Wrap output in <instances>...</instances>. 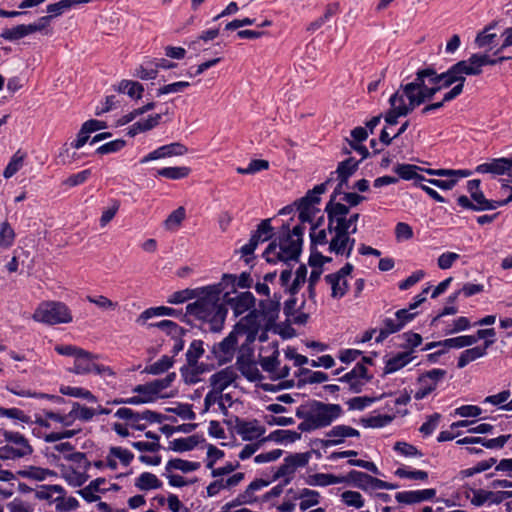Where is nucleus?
<instances>
[{"mask_svg":"<svg viewBox=\"0 0 512 512\" xmlns=\"http://www.w3.org/2000/svg\"><path fill=\"white\" fill-rule=\"evenodd\" d=\"M445 372L439 369H433L426 375L419 378V387L414 392V398L422 400L427 397L436 388L437 380L444 376Z\"/></svg>","mask_w":512,"mask_h":512,"instance_id":"obj_17","label":"nucleus"},{"mask_svg":"<svg viewBox=\"0 0 512 512\" xmlns=\"http://www.w3.org/2000/svg\"><path fill=\"white\" fill-rule=\"evenodd\" d=\"M471 199L474 204V211H487L498 208V201L488 200L483 192L477 193Z\"/></svg>","mask_w":512,"mask_h":512,"instance_id":"obj_50","label":"nucleus"},{"mask_svg":"<svg viewBox=\"0 0 512 512\" xmlns=\"http://www.w3.org/2000/svg\"><path fill=\"white\" fill-rule=\"evenodd\" d=\"M15 239V233L8 222L0 224V247H10Z\"/></svg>","mask_w":512,"mask_h":512,"instance_id":"obj_57","label":"nucleus"},{"mask_svg":"<svg viewBox=\"0 0 512 512\" xmlns=\"http://www.w3.org/2000/svg\"><path fill=\"white\" fill-rule=\"evenodd\" d=\"M180 315L175 309L165 306L152 307L144 310L137 319V323L145 324L152 317L160 316H178Z\"/></svg>","mask_w":512,"mask_h":512,"instance_id":"obj_33","label":"nucleus"},{"mask_svg":"<svg viewBox=\"0 0 512 512\" xmlns=\"http://www.w3.org/2000/svg\"><path fill=\"white\" fill-rule=\"evenodd\" d=\"M358 165L359 161H356L353 158H348L345 161L339 163L335 172L337 174L339 183L332 195L336 196L338 193H340L343 185L346 184L348 179L357 171Z\"/></svg>","mask_w":512,"mask_h":512,"instance_id":"obj_23","label":"nucleus"},{"mask_svg":"<svg viewBox=\"0 0 512 512\" xmlns=\"http://www.w3.org/2000/svg\"><path fill=\"white\" fill-rule=\"evenodd\" d=\"M32 318L37 322L49 325L70 323L72 321L69 308L64 303L55 301L40 304Z\"/></svg>","mask_w":512,"mask_h":512,"instance_id":"obj_8","label":"nucleus"},{"mask_svg":"<svg viewBox=\"0 0 512 512\" xmlns=\"http://www.w3.org/2000/svg\"><path fill=\"white\" fill-rule=\"evenodd\" d=\"M71 414L73 415V419L78 418L83 421H89L94 417L95 411L92 408L82 406L78 402H74Z\"/></svg>","mask_w":512,"mask_h":512,"instance_id":"obj_63","label":"nucleus"},{"mask_svg":"<svg viewBox=\"0 0 512 512\" xmlns=\"http://www.w3.org/2000/svg\"><path fill=\"white\" fill-rule=\"evenodd\" d=\"M135 486L139 490L147 491L160 488L162 486V482L155 474L150 472H143L135 480Z\"/></svg>","mask_w":512,"mask_h":512,"instance_id":"obj_35","label":"nucleus"},{"mask_svg":"<svg viewBox=\"0 0 512 512\" xmlns=\"http://www.w3.org/2000/svg\"><path fill=\"white\" fill-rule=\"evenodd\" d=\"M63 492L64 488L60 485H42L36 490L35 496L40 500L55 502L54 495L58 496Z\"/></svg>","mask_w":512,"mask_h":512,"instance_id":"obj_45","label":"nucleus"},{"mask_svg":"<svg viewBox=\"0 0 512 512\" xmlns=\"http://www.w3.org/2000/svg\"><path fill=\"white\" fill-rule=\"evenodd\" d=\"M495 63L496 60L486 54H472L468 60L459 61L450 67V86L453 85L450 88V100L462 93L466 75H479L483 66Z\"/></svg>","mask_w":512,"mask_h":512,"instance_id":"obj_6","label":"nucleus"},{"mask_svg":"<svg viewBox=\"0 0 512 512\" xmlns=\"http://www.w3.org/2000/svg\"><path fill=\"white\" fill-rule=\"evenodd\" d=\"M478 173L512 176V159L496 158L476 167Z\"/></svg>","mask_w":512,"mask_h":512,"instance_id":"obj_18","label":"nucleus"},{"mask_svg":"<svg viewBox=\"0 0 512 512\" xmlns=\"http://www.w3.org/2000/svg\"><path fill=\"white\" fill-rule=\"evenodd\" d=\"M265 432V429L258 425L256 421L253 422H243L239 425V433L242 435L245 440H253L262 436Z\"/></svg>","mask_w":512,"mask_h":512,"instance_id":"obj_37","label":"nucleus"},{"mask_svg":"<svg viewBox=\"0 0 512 512\" xmlns=\"http://www.w3.org/2000/svg\"><path fill=\"white\" fill-rule=\"evenodd\" d=\"M342 413L343 409L339 404L311 400L300 405L295 414L302 419L298 429L301 432H311L330 426Z\"/></svg>","mask_w":512,"mask_h":512,"instance_id":"obj_3","label":"nucleus"},{"mask_svg":"<svg viewBox=\"0 0 512 512\" xmlns=\"http://www.w3.org/2000/svg\"><path fill=\"white\" fill-rule=\"evenodd\" d=\"M436 494L435 489H423L415 491L398 492L395 496L399 503L414 504L433 498Z\"/></svg>","mask_w":512,"mask_h":512,"instance_id":"obj_25","label":"nucleus"},{"mask_svg":"<svg viewBox=\"0 0 512 512\" xmlns=\"http://www.w3.org/2000/svg\"><path fill=\"white\" fill-rule=\"evenodd\" d=\"M224 398H229V394H222V392L211 388L204 398V411H208L212 405L217 403L220 410L224 412L226 410Z\"/></svg>","mask_w":512,"mask_h":512,"instance_id":"obj_44","label":"nucleus"},{"mask_svg":"<svg viewBox=\"0 0 512 512\" xmlns=\"http://www.w3.org/2000/svg\"><path fill=\"white\" fill-rule=\"evenodd\" d=\"M298 498L301 500L299 503L300 510L306 511L319 503L320 494L318 491L304 488L300 491Z\"/></svg>","mask_w":512,"mask_h":512,"instance_id":"obj_39","label":"nucleus"},{"mask_svg":"<svg viewBox=\"0 0 512 512\" xmlns=\"http://www.w3.org/2000/svg\"><path fill=\"white\" fill-rule=\"evenodd\" d=\"M162 115L161 114H155L152 116H149L145 120H141L138 122H135L131 127H129L127 134L130 137H134L139 133L149 131L159 125L161 121Z\"/></svg>","mask_w":512,"mask_h":512,"instance_id":"obj_29","label":"nucleus"},{"mask_svg":"<svg viewBox=\"0 0 512 512\" xmlns=\"http://www.w3.org/2000/svg\"><path fill=\"white\" fill-rule=\"evenodd\" d=\"M60 393L63 395L75 397V398H83L90 402H96V397L89 391L81 387H72V386H61Z\"/></svg>","mask_w":512,"mask_h":512,"instance_id":"obj_49","label":"nucleus"},{"mask_svg":"<svg viewBox=\"0 0 512 512\" xmlns=\"http://www.w3.org/2000/svg\"><path fill=\"white\" fill-rule=\"evenodd\" d=\"M230 290H224L225 306L229 305L235 316H240L249 311L255 304V297L251 292H241L235 297H230Z\"/></svg>","mask_w":512,"mask_h":512,"instance_id":"obj_15","label":"nucleus"},{"mask_svg":"<svg viewBox=\"0 0 512 512\" xmlns=\"http://www.w3.org/2000/svg\"><path fill=\"white\" fill-rule=\"evenodd\" d=\"M258 327L256 310L250 311L221 342L213 345L212 353L218 364L228 363L234 358L239 335L246 334L248 331L255 332Z\"/></svg>","mask_w":512,"mask_h":512,"instance_id":"obj_5","label":"nucleus"},{"mask_svg":"<svg viewBox=\"0 0 512 512\" xmlns=\"http://www.w3.org/2000/svg\"><path fill=\"white\" fill-rule=\"evenodd\" d=\"M1 38L7 41H17L27 36L25 24L17 25L13 28H6L0 34Z\"/></svg>","mask_w":512,"mask_h":512,"instance_id":"obj_56","label":"nucleus"},{"mask_svg":"<svg viewBox=\"0 0 512 512\" xmlns=\"http://www.w3.org/2000/svg\"><path fill=\"white\" fill-rule=\"evenodd\" d=\"M191 172V169L186 166L177 167H164L157 171V175L167 179L179 180L186 178Z\"/></svg>","mask_w":512,"mask_h":512,"instance_id":"obj_43","label":"nucleus"},{"mask_svg":"<svg viewBox=\"0 0 512 512\" xmlns=\"http://www.w3.org/2000/svg\"><path fill=\"white\" fill-rule=\"evenodd\" d=\"M391 109L385 116V121L388 125L397 124V119L400 116H406L409 109L406 108V102L400 98V93L396 92L389 99Z\"/></svg>","mask_w":512,"mask_h":512,"instance_id":"obj_24","label":"nucleus"},{"mask_svg":"<svg viewBox=\"0 0 512 512\" xmlns=\"http://www.w3.org/2000/svg\"><path fill=\"white\" fill-rule=\"evenodd\" d=\"M353 268L354 267L351 263H346L337 272L330 273L325 276V281L331 287L332 298L340 299L347 293L349 285L346 277L351 274Z\"/></svg>","mask_w":512,"mask_h":512,"instance_id":"obj_13","label":"nucleus"},{"mask_svg":"<svg viewBox=\"0 0 512 512\" xmlns=\"http://www.w3.org/2000/svg\"><path fill=\"white\" fill-rule=\"evenodd\" d=\"M186 217L185 208L180 206L174 210L165 220L164 227L167 230H176Z\"/></svg>","mask_w":512,"mask_h":512,"instance_id":"obj_52","label":"nucleus"},{"mask_svg":"<svg viewBox=\"0 0 512 512\" xmlns=\"http://www.w3.org/2000/svg\"><path fill=\"white\" fill-rule=\"evenodd\" d=\"M272 234L273 227L271 226V220H262L260 224L257 226L256 231H254L253 234L251 235L249 242L243 245L239 250L241 256L244 257V261L247 264H249L250 261L252 260V255L254 254V251L256 250L258 245L271 239Z\"/></svg>","mask_w":512,"mask_h":512,"instance_id":"obj_12","label":"nucleus"},{"mask_svg":"<svg viewBox=\"0 0 512 512\" xmlns=\"http://www.w3.org/2000/svg\"><path fill=\"white\" fill-rule=\"evenodd\" d=\"M393 418L394 417L390 415H376L362 418L361 423L367 428H381L390 424Z\"/></svg>","mask_w":512,"mask_h":512,"instance_id":"obj_54","label":"nucleus"},{"mask_svg":"<svg viewBox=\"0 0 512 512\" xmlns=\"http://www.w3.org/2000/svg\"><path fill=\"white\" fill-rule=\"evenodd\" d=\"M197 292H198V288L197 289H184L181 291H176L169 296L167 302L170 304H181L187 300L195 298Z\"/></svg>","mask_w":512,"mask_h":512,"instance_id":"obj_60","label":"nucleus"},{"mask_svg":"<svg viewBox=\"0 0 512 512\" xmlns=\"http://www.w3.org/2000/svg\"><path fill=\"white\" fill-rule=\"evenodd\" d=\"M280 300L281 297L274 295L273 299H266L260 302L261 313L268 323H274L278 319L281 307Z\"/></svg>","mask_w":512,"mask_h":512,"instance_id":"obj_26","label":"nucleus"},{"mask_svg":"<svg viewBox=\"0 0 512 512\" xmlns=\"http://www.w3.org/2000/svg\"><path fill=\"white\" fill-rule=\"evenodd\" d=\"M345 478H346V482H352L354 484V486L357 488H360L363 490L369 489V482H370L371 475H369L367 473L357 471V470H352L348 473V475Z\"/></svg>","mask_w":512,"mask_h":512,"instance_id":"obj_48","label":"nucleus"},{"mask_svg":"<svg viewBox=\"0 0 512 512\" xmlns=\"http://www.w3.org/2000/svg\"><path fill=\"white\" fill-rule=\"evenodd\" d=\"M90 0H60L57 3L47 5L46 10L51 18L58 17L74 5L86 4Z\"/></svg>","mask_w":512,"mask_h":512,"instance_id":"obj_34","label":"nucleus"},{"mask_svg":"<svg viewBox=\"0 0 512 512\" xmlns=\"http://www.w3.org/2000/svg\"><path fill=\"white\" fill-rule=\"evenodd\" d=\"M335 195H331L330 201L326 204L325 212L328 217V230H341L348 234H355L357 232V221L360 215L353 213L349 217V206L342 203L335 202Z\"/></svg>","mask_w":512,"mask_h":512,"instance_id":"obj_7","label":"nucleus"},{"mask_svg":"<svg viewBox=\"0 0 512 512\" xmlns=\"http://www.w3.org/2000/svg\"><path fill=\"white\" fill-rule=\"evenodd\" d=\"M7 445L0 448V457L3 459L21 458L32 453V447L27 439L18 432H5Z\"/></svg>","mask_w":512,"mask_h":512,"instance_id":"obj_10","label":"nucleus"},{"mask_svg":"<svg viewBox=\"0 0 512 512\" xmlns=\"http://www.w3.org/2000/svg\"><path fill=\"white\" fill-rule=\"evenodd\" d=\"M369 380L367 368L361 363H357L351 371L338 378L352 393H360Z\"/></svg>","mask_w":512,"mask_h":512,"instance_id":"obj_14","label":"nucleus"},{"mask_svg":"<svg viewBox=\"0 0 512 512\" xmlns=\"http://www.w3.org/2000/svg\"><path fill=\"white\" fill-rule=\"evenodd\" d=\"M448 86V72L437 74L433 69H425L417 72L416 79L406 85L401 86L400 98L405 101L406 108L411 112L416 106H419L427 99L432 97L437 91Z\"/></svg>","mask_w":512,"mask_h":512,"instance_id":"obj_2","label":"nucleus"},{"mask_svg":"<svg viewBox=\"0 0 512 512\" xmlns=\"http://www.w3.org/2000/svg\"><path fill=\"white\" fill-rule=\"evenodd\" d=\"M237 368L241 371V373L246 376L250 380H256L259 374L258 369L255 364L247 360L244 355H240L236 360Z\"/></svg>","mask_w":512,"mask_h":512,"instance_id":"obj_47","label":"nucleus"},{"mask_svg":"<svg viewBox=\"0 0 512 512\" xmlns=\"http://www.w3.org/2000/svg\"><path fill=\"white\" fill-rule=\"evenodd\" d=\"M237 378L235 369L231 366L226 367L210 376L209 383L211 388L223 392Z\"/></svg>","mask_w":512,"mask_h":512,"instance_id":"obj_19","label":"nucleus"},{"mask_svg":"<svg viewBox=\"0 0 512 512\" xmlns=\"http://www.w3.org/2000/svg\"><path fill=\"white\" fill-rule=\"evenodd\" d=\"M175 379H176V373L172 372V373L167 374L162 379H156V380L151 381L150 384L152 385L157 396L159 398H164V397H167L168 395H164V394H162V392L165 389H167L168 387H170Z\"/></svg>","mask_w":512,"mask_h":512,"instance_id":"obj_53","label":"nucleus"},{"mask_svg":"<svg viewBox=\"0 0 512 512\" xmlns=\"http://www.w3.org/2000/svg\"><path fill=\"white\" fill-rule=\"evenodd\" d=\"M412 360L410 352H400L386 361L384 373L390 374L406 366Z\"/></svg>","mask_w":512,"mask_h":512,"instance_id":"obj_31","label":"nucleus"},{"mask_svg":"<svg viewBox=\"0 0 512 512\" xmlns=\"http://www.w3.org/2000/svg\"><path fill=\"white\" fill-rule=\"evenodd\" d=\"M297 376L299 378L298 387L305 384L323 383L329 379L326 373L321 371H311L307 368H300Z\"/></svg>","mask_w":512,"mask_h":512,"instance_id":"obj_28","label":"nucleus"},{"mask_svg":"<svg viewBox=\"0 0 512 512\" xmlns=\"http://www.w3.org/2000/svg\"><path fill=\"white\" fill-rule=\"evenodd\" d=\"M311 458V454L309 452L304 453H294L290 454L284 458L283 463L279 466L277 471L274 474V480L283 478L284 485H288L295 472L299 468L305 467Z\"/></svg>","mask_w":512,"mask_h":512,"instance_id":"obj_11","label":"nucleus"},{"mask_svg":"<svg viewBox=\"0 0 512 512\" xmlns=\"http://www.w3.org/2000/svg\"><path fill=\"white\" fill-rule=\"evenodd\" d=\"M235 280V275L224 274L219 283L198 288L196 301L186 306V313L208 324L211 331H220L227 316L224 290L235 292Z\"/></svg>","mask_w":512,"mask_h":512,"instance_id":"obj_1","label":"nucleus"},{"mask_svg":"<svg viewBox=\"0 0 512 512\" xmlns=\"http://www.w3.org/2000/svg\"><path fill=\"white\" fill-rule=\"evenodd\" d=\"M188 149L185 145L180 142H174L167 145H163L154 151L144 156L141 160V164H145L152 160H158L161 158H167L172 156H182L187 153Z\"/></svg>","mask_w":512,"mask_h":512,"instance_id":"obj_16","label":"nucleus"},{"mask_svg":"<svg viewBox=\"0 0 512 512\" xmlns=\"http://www.w3.org/2000/svg\"><path fill=\"white\" fill-rule=\"evenodd\" d=\"M174 364L173 357L164 355L156 362L147 365L144 372L151 375H160L168 371Z\"/></svg>","mask_w":512,"mask_h":512,"instance_id":"obj_36","label":"nucleus"},{"mask_svg":"<svg viewBox=\"0 0 512 512\" xmlns=\"http://www.w3.org/2000/svg\"><path fill=\"white\" fill-rule=\"evenodd\" d=\"M269 484L270 482L264 479H255L254 481H252L247 486V488L241 493L243 498L246 500V503L250 505L257 502V497L255 493L267 487Z\"/></svg>","mask_w":512,"mask_h":512,"instance_id":"obj_41","label":"nucleus"},{"mask_svg":"<svg viewBox=\"0 0 512 512\" xmlns=\"http://www.w3.org/2000/svg\"><path fill=\"white\" fill-rule=\"evenodd\" d=\"M204 354V347H203V341L201 340H194L190 344L187 352H186V360L189 367L196 368V372L200 373L203 372V369L200 370L197 367V363L199 358L202 357Z\"/></svg>","mask_w":512,"mask_h":512,"instance_id":"obj_32","label":"nucleus"},{"mask_svg":"<svg viewBox=\"0 0 512 512\" xmlns=\"http://www.w3.org/2000/svg\"><path fill=\"white\" fill-rule=\"evenodd\" d=\"M401 329V323H399L396 318H385L382 322V327L379 329V334L375 340L377 343H380L384 341L390 334L396 333Z\"/></svg>","mask_w":512,"mask_h":512,"instance_id":"obj_42","label":"nucleus"},{"mask_svg":"<svg viewBox=\"0 0 512 512\" xmlns=\"http://www.w3.org/2000/svg\"><path fill=\"white\" fill-rule=\"evenodd\" d=\"M346 482L344 476H336L330 473H315L309 475L306 479V483L310 486L326 487L329 485L340 484Z\"/></svg>","mask_w":512,"mask_h":512,"instance_id":"obj_27","label":"nucleus"},{"mask_svg":"<svg viewBox=\"0 0 512 512\" xmlns=\"http://www.w3.org/2000/svg\"><path fill=\"white\" fill-rule=\"evenodd\" d=\"M511 435H501L497 438L487 439L484 437L466 436L456 441L457 445L481 444L487 449H501L509 441Z\"/></svg>","mask_w":512,"mask_h":512,"instance_id":"obj_20","label":"nucleus"},{"mask_svg":"<svg viewBox=\"0 0 512 512\" xmlns=\"http://www.w3.org/2000/svg\"><path fill=\"white\" fill-rule=\"evenodd\" d=\"M115 417L128 421L129 424L136 430L142 431L146 428L145 424H138V412L130 408H119L115 412Z\"/></svg>","mask_w":512,"mask_h":512,"instance_id":"obj_46","label":"nucleus"},{"mask_svg":"<svg viewBox=\"0 0 512 512\" xmlns=\"http://www.w3.org/2000/svg\"><path fill=\"white\" fill-rule=\"evenodd\" d=\"M98 358V355L82 349L81 353H79L74 360L73 367L70 368L69 371L77 375L95 373L101 376H114V372L109 366L95 362Z\"/></svg>","mask_w":512,"mask_h":512,"instance_id":"obj_9","label":"nucleus"},{"mask_svg":"<svg viewBox=\"0 0 512 512\" xmlns=\"http://www.w3.org/2000/svg\"><path fill=\"white\" fill-rule=\"evenodd\" d=\"M420 170V167L412 164H399L395 167V172L400 178L404 180H415L416 186H419V183L425 180V177L418 173Z\"/></svg>","mask_w":512,"mask_h":512,"instance_id":"obj_30","label":"nucleus"},{"mask_svg":"<svg viewBox=\"0 0 512 512\" xmlns=\"http://www.w3.org/2000/svg\"><path fill=\"white\" fill-rule=\"evenodd\" d=\"M340 497H341V501L346 506L354 507L356 509L362 508L365 504L363 496L357 491H352V490L344 491Z\"/></svg>","mask_w":512,"mask_h":512,"instance_id":"obj_51","label":"nucleus"},{"mask_svg":"<svg viewBox=\"0 0 512 512\" xmlns=\"http://www.w3.org/2000/svg\"><path fill=\"white\" fill-rule=\"evenodd\" d=\"M109 452L114 458L119 459L121 464L124 466H128L134 459V454L128 449H124L122 447L113 446L109 449Z\"/></svg>","mask_w":512,"mask_h":512,"instance_id":"obj_64","label":"nucleus"},{"mask_svg":"<svg viewBox=\"0 0 512 512\" xmlns=\"http://www.w3.org/2000/svg\"><path fill=\"white\" fill-rule=\"evenodd\" d=\"M197 445L193 436L188 438H178L170 442V449L176 452H185L192 450Z\"/></svg>","mask_w":512,"mask_h":512,"instance_id":"obj_58","label":"nucleus"},{"mask_svg":"<svg viewBox=\"0 0 512 512\" xmlns=\"http://www.w3.org/2000/svg\"><path fill=\"white\" fill-rule=\"evenodd\" d=\"M394 450L407 458H417L423 456V453L420 450H418L415 446L407 442H396L394 444Z\"/></svg>","mask_w":512,"mask_h":512,"instance_id":"obj_55","label":"nucleus"},{"mask_svg":"<svg viewBox=\"0 0 512 512\" xmlns=\"http://www.w3.org/2000/svg\"><path fill=\"white\" fill-rule=\"evenodd\" d=\"M495 342V339L484 341L482 346H476L473 348H468L461 352L458 361L457 367L462 369L467 366L469 363L484 357L487 354V349Z\"/></svg>","mask_w":512,"mask_h":512,"instance_id":"obj_22","label":"nucleus"},{"mask_svg":"<svg viewBox=\"0 0 512 512\" xmlns=\"http://www.w3.org/2000/svg\"><path fill=\"white\" fill-rule=\"evenodd\" d=\"M166 468L168 470L176 469V470H180L182 472H191V471H195L199 468V463L186 461V460H182V459H172V460L168 461Z\"/></svg>","mask_w":512,"mask_h":512,"instance_id":"obj_61","label":"nucleus"},{"mask_svg":"<svg viewBox=\"0 0 512 512\" xmlns=\"http://www.w3.org/2000/svg\"><path fill=\"white\" fill-rule=\"evenodd\" d=\"M56 509L58 511H71L75 510L79 503L76 498L68 497L65 498V491L58 496H55Z\"/></svg>","mask_w":512,"mask_h":512,"instance_id":"obj_59","label":"nucleus"},{"mask_svg":"<svg viewBox=\"0 0 512 512\" xmlns=\"http://www.w3.org/2000/svg\"><path fill=\"white\" fill-rule=\"evenodd\" d=\"M360 433L357 429L347 425L334 426L328 433V439L325 441V446H336L344 442L345 438L359 437Z\"/></svg>","mask_w":512,"mask_h":512,"instance_id":"obj_21","label":"nucleus"},{"mask_svg":"<svg viewBox=\"0 0 512 512\" xmlns=\"http://www.w3.org/2000/svg\"><path fill=\"white\" fill-rule=\"evenodd\" d=\"M303 233L304 227L301 225L295 226L290 232L289 224H284L279 243L271 242L264 251L263 257L269 263L297 260L302 250Z\"/></svg>","mask_w":512,"mask_h":512,"instance_id":"obj_4","label":"nucleus"},{"mask_svg":"<svg viewBox=\"0 0 512 512\" xmlns=\"http://www.w3.org/2000/svg\"><path fill=\"white\" fill-rule=\"evenodd\" d=\"M331 233H334V236L329 242V251L335 253L336 255H345L346 236L348 233H345L341 230H332Z\"/></svg>","mask_w":512,"mask_h":512,"instance_id":"obj_40","label":"nucleus"},{"mask_svg":"<svg viewBox=\"0 0 512 512\" xmlns=\"http://www.w3.org/2000/svg\"><path fill=\"white\" fill-rule=\"evenodd\" d=\"M133 392L137 393L143 398L145 403H151L154 402L159 397L155 393L152 385L149 383L146 384H140L133 388Z\"/></svg>","mask_w":512,"mask_h":512,"instance_id":"obj_62","label":"nucleus"},{"mask_svg":"<svg viewBox=\"0 0 512 512\" xmlns=\"http://www.w3.org/2000/svg\"><path fill=\"white\" fill-rule=\"evenodd\" d=\"M26 157H27L26 152H23L22 150L16 151L15 154L10 159L8 165L6 166V168L3 172V176L6 179H9L13 175H15L22 168Z\"/></svg>","mask_w":512,"mask_h":512,"instance_id":"obj_38","label":"nucleus"}]
</instances>
